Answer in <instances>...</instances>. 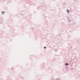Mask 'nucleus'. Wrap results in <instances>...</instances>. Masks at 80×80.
Segmentation results:
<instances>
[{
    "instance_id": "nucleus-10",
    "label": "nucleus",
    "mask_w": 80,
    "mask_h": 80,
    "mask_svg": "<svg viewBox=\"0 0 80 80\" xmlns=\"http://www.w3.org/2000/svg\"><path fill=\"white\" fill-rule=\"evenodd\" d=\"M45 6H46V5H45Z\"/></svg>"
},
{
    "instance_id": "nucleus-5",
    "label": "nucleus",
    "mask_w": 80,
    "mask_h": 80,
    "mask_svg": "<svg viewBox=\"0 0 80 80\" xmlns=\"http://www.w3.org/2000/svg\"><path fill=\"white\" fill-rule=\"evenodd\" d=\"M3 1H4V2H5V1L6 0H2Z\"/></svg>"
},
{
    "instance_id": "nucleus-8",
    "label": "nucleus",
    "mask_w": 80,
    "mask_h": 80,
    "mask_svg": "<svg viewBox=\"0 0 80 80\" xmlns=\"http://www.w3.org/2000/svg\"><path fill=\"white\" fill-rule=\"evenodd\" d=\"M55 52H57V50H55Z\"/></svg>"
},
{
    "instance_id": "nucleus-1",
    "label": "nucleus",
    "mask_w": 80,
    "mask_h": 80,
    "mask_svg": "<svg viewBox=\"0 0 80 80\" xmlns=\"http://www.w3.org/2000/svg\"><path fill=\"white\" fill-rule=\"evenodd\" d=\"M67 13H69L70 12V11H69V10H68V9H67Z\"/></svg>"
},
{
    "instance_id": "nucleus-3",
    "label": "nucleus",
    "mask_w": 80,
    "mask_h": 80,
    "mask_svg": "<svg viewBox=\"0 0 80 80\" xmlns=\"http://www.w3.org/2000/svg\"><path fill=\"white\" fill-rule=\"evenodd\" d=\"M68 65V63H66V64H65V65Z\"/></svg>"
},
{
    "instance_id": "nucleus-2",
    "label": "nucleus",
    "mask_w": 80,
    "mask_h": 80,
    "mask_svg": "<svg viewBox=\"0 0 80 80\" xmlns=\"http://www.w3.org/2000/svg\"><path fill=\"white\" fill-rule=\"evenodd\" d=\"M2 13H2V15H3V14H4V13H5V12H2Z\"/></svg>"
},
{
    "instance_id": "nucleus-11",
    "label": "nucleus",
    "mask_w": 80,
    "mask_h": 80,
    "mask_svg": "<svg viewBox=\"0 0 80 80\" xmlns=\"http://www.w3.org/2000/svg\"><path fill=\"white\" fill-rule=\"evenodd\" d=\"M59 39V38H58V39Z\"/></svg>"
},
{
    "instance_id": "nucleus-7",
    "label": "nucleus",
    "mask_w": 80,
    "mask_h": 80,
    "mask_svg": "<svg viewBox=\"0 0 80 80\" xmlns=\"http://www.w3.org/2000/svg\"><path fill=\"white\" fill-rule=\"evenodd\" d=\"M71 69H72V70H73V68H71Z\"/></svg>"
},
{
    "instance_id": "nucleus-4",
    "label": "nucleus",
    "mask_w": 80,
    "mask_h": 80,
    "mask_svg": "<svg viewBox=\"0 0 80 80\" xmlns=\"http://www.w3.org/2000/svg\"><path fill=\"white\" fill-rule=\"evenodd\" d=\"M44 49H45V48H46V47H44Z\"/></svg>"
},
{
    "instance_id": "nucleus-6",
    "label": "nucleus",
    "mask_w": 80,
    "mask_h": 80,
    "mask_svg": "<svg viewBox=\"0 0 80 80\" xmlns=\"http://www.w3.org/2000/svg\"><path fill=\"white\" fill-rule=\"evenodd\" d=\"M38 7L37 9H38Z\"/></svg>"
},
{
    "instance_id": "nucleus-9",
    "label": "nucleus",
    "mask_w": 80,
    "mask_h": 80,
    "mask_svg": "<svg viewBox=\"0 0 80 80\" xmlns=\"http://www.w3.org/2000/svg\"><path fill=\"white\" fill-rule=\"evenodd\" d=\"M0 23H1V22H0Z\"/></svg>"
}]
</instances>
